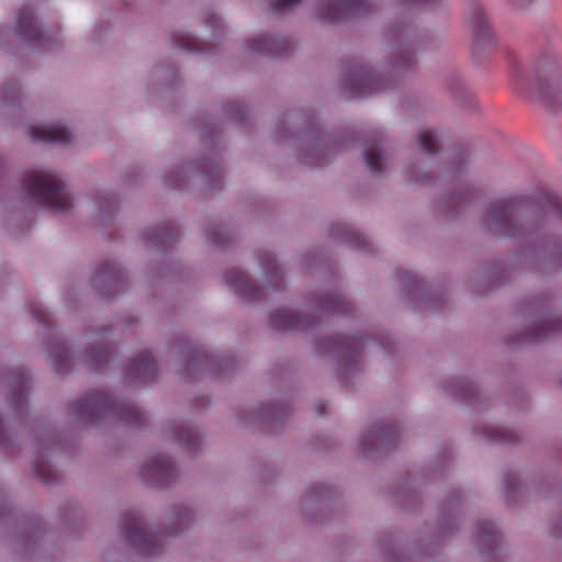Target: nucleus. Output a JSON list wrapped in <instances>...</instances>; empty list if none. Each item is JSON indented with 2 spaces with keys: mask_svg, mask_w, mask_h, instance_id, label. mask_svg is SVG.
<instances>
[{
  "mask_svg": "<svg viewBox=\"0 0 562 562\" xmlns=\"http://www.w3.org/2000/svg\"><path fill=\"white\" fill-rule=\"evenodd\" d=\"M72 409L77 417L87 422L110 414L131 426H139L144 419L142 411L136 405L119 402L111 394L101 391H93L76 400Z\"/></svg>",
  "mask_w": 562,
  "mask_h": 562,
  "instance_id": "nucleus-1",
  "label": "nucleus"
},
{
  "mask_svg": "<svg viewBox=\"0 0 562 562\" xmlns=\"http://www.w3.org/2000/svg\"><path fill=\"white\" fill-rule=\"evenodd\" d=\"M22 190L37 204L58 212L71 207V198L61 178L49 170H32L22 180Z\"/></svg>",
  "mask_w": 562,
  "mask_h": 562,
  "instance_id": "nucleus-2",
  "label": "nucleus"
},
{
  "mask_svg": "<svg viewBox=\"0 0 562 562\" xmlns=\"http://www.w3.org/2000/svg\"><path fill=\"white\" fill-rule=\"evenodd\" d=\"M513 76L517 80L518 89L521 92H527L519 70L516 69ZM528 93L530 98L541 101L550 111H558L562 106V72H550L549 79L546 82L536 80Z\"/></svg>",
  "mask_w": 562,
  "mask_h": 562,
  "instance_id": "nucleus-3",
  "label": "nucleus"
},
{
  "mask_svg": "<svg viewBox=\"0 0 562 562\" xmlns=\"http://www.w3.org/2000/svg\"><path fill=\"white\" fill-rule=\"evenodd\" d=\"M516 204L513 201H497L495 202L488 212L491 217V228L496 234L505 237L520 236L527 232L526 228H521L518 224L516 216Z\"/></svg>",
  "mask_w": 562,
  "mask_h": 562,
  "instance_id": "nucleus-4",
  "label": "nucleus"
},
{
  "mask_svg": "<svg viewBox=\"0 0 562 562\" xmlns=\"http://www.w3.org/2000/svg\"><path fill=\"white\" fill-rule=\"evenodd\" d=\"M122 529L124 536L135 546L139 551L145 554L154 553V543L155 539H153L145 526L143 525L139 515L136 512L126 513L122 519Z\"/></svg>",
  "mask_w": 562,
  "mask_h": 562,
  "instance_id": "nucleus-5",
  "label": "nucleus"
},
{
  "mask_svg": "<svg viewBox=\"0 0 562 562\" xmlns=\"http://www.w3.org/2000/svg\"><path fill=\"white\" fill-rule=\"evenodd\" d=\"M370 0L328 1L321 7V16L327 21H341L358 15L369 9Z\"/></svg>",
  "mask_w": 562,
  "mask_h": 562,
  "instance_id": "nucleus-6",
  "label": "nucleus"
},
{
  "mask_svg": "<svg viewBox=\"0 0 562 562\" xmlns=\"http://www.w3.org/2000/svg\"><path fill=\"white\" fill-rule=\"evenodd\" d=\"M347 88L356 97H367L379 91L384 81L361 67H355L347 76Z\"/></svg>",
  "mask_w": 562,
  "mask_h": 562,
  "instance_id": "nucleus-7",
  "label": "nucleus"
},
{
  "mask_svg": "<svg viewBox=\"0 0 562 562\" xmlns=\"http://www.w3.org/2000/svg\"><path fill=\"white\" fill-rule=\"evenodd\" d=\"M397 438L398 434L395 426L381 425L367 431L363 436L362 443L367 450L382 449L395 442Z\"/></svg>",
  "mask_w": 562,
  "mask_h": 562,
  "instance_id": "nucleus-8",
  "label": "nucleus"
},
{
  "mask_svg": "<svg viewBox=\"0 0 562 562\" xmlns=\"http://www.w3.org/2000/svg\"><path fill=\"white\" fill-rule=\"evenodd\" d=\"M226 283L245 299H259L262 290L243 271L234 269L226 273Z\"/></svg>",
  "mask_w": 562,
  "mask_h": 562,
  "instance_id": "nucleus-9",
  "label": "nucleus"
},
{
  "mask_svg": "<svg viewBox=\"0 0 562 562\" xmlns=\"http://www.w3.org/2000/svg\"><path fill=\"white\" fill-rule=\"evenodd\" d=\"M173 475V464L165 457L153 458L144 469V476L157 485H166Z\"/></svg>",
  "mask_w": 562,
  "mask_h": 562,
  "instance_id": "nucleus-10",
  "label": "nucleus"
},
{
  "mask_svg": "<svg viewBox=\"0 0 562 562\" xmlns=\"http://www.w3.org/2000/svg\"><path fill=\"white\" fill-rule=\"evenodd\" d=\"M29 134L34 140H43L58 144H68L71 140V134L68 128L56 124H46L32 126Z\"/></svg>",
  "mask_w": 562,
  "mask_h": 562,
  "instance_id": "nucleus-11",
  "label": "nucleus"
},
{
  "mask_svg": "<svg viewBox=\"0 0 562 562\" xmlns=\"http://www.w3.org/2000/svg\"><path fill=\"white\" fill-rule=\"evenodd\" d=\"M16 31L25 42L35 43L42 40V30L36 24L31 8H23L16 13Z\"/></svg>",
  "mask_w": 562,
  "mask_h": 562,
  "instance_id": "nucleus-12",
  "label": "nucleus"
},
{
  "mask_svg": "<svg viewBox=\"0 0 562 562\" xmlns=\"http://www.w3.org/2000/svg\"><path fill=\"white\" fill-rule=\"evenodd\" d=\"M127 372L144 382L151 381L157 373V364L150 352L145 351L131 360Z\"/></svg>",
  "mask_w": 562,
  "mask_h": 562,
  "instance_id": "nucleus-13",
  "label": "nucleus"
},
{
  "mask_svg": "<svg viewBox=\"0 0 562 562\" xmlns=\"http://www.w3.org/2000/svg\"><path fill=\"white\" fill-rule=\"evenodd\" d=\"M270 322L272 327L278 330L305 328L310 325L308 317L296 315L289 310L273 312Z\"/></svg>",
  "mask_w": 562,
  "mask_h": 562,
  "instance_id": "nucleus-14",
  "label": "nucleus"
},
{
  "mask_svg": "<svg viewBox=\"0 0 562 562\" xmlns=\"http://www.w3.org/2000/svg\"><path fill=\"white\" fill-rule=\"evenodd\" d=\"M560 330H562V319L550 318L549 321L537 323L528 334V339L532 341H541Z\"/></svg>",
  "mask_w": 562,
  "mask_h": 562,
  "instance_id": "nucleus-15",
  "label": "nucleus"
},
{
  "mask_svg": "<svg viewBox=\"0 0 562 562\" xmlns=\"http://www.w3.org/2000/svg\"><path fill=\"white\" fill-rule=\"evenodd\" d=\"M10 384L12 385V403L14 407L19 408L24 403L29 392V378L24 372L14 373Z\"/></svg>",
  "mask_w": 562,
  "mask_h": 562,
  "instance_id": "nucleus-16",
  "label": "nucleus"
},
{
  "mask_svg": "<svg viewBox=\"0 0 562 562\" xmlns=\"http://www.w3.org/2000/svg\"><path fill=\"white\" fill-rule=\"evenodd\" d=\"M178 235L175 227L171 224H167L154 234L150 238V243L160 249H165L170 243L175 241Z\"/></svg>",
  "mask_w": 562,
  "mask_h": 562,
  "instance_id": "nucleus-17",
  "label": "nucleus"
},
{
  "mask_svg": "<svg viewBox=\"0 0 562 562\" xmlns=\"http://www.w3.org/2000/svg\"><path fill=\"white\" fill-rule=\"evenodd\" d=\"M322 308L331 313L344 314L348 312L349 303L340 294H331L326 297Z\"/></svg>",
  "mask_w": 562,
  "mask_h": 562,
  "instance_id": "nucleus-18",
  "label": "nucleus"
},
{
  "mask_svg": "<svg viewBox=\"0 0 562 562\" xmlns=\"http://www.w3.org/2000/svg\"><path fill=\"white\" fill-rule=\"evenodd\" d=\"M364 159L368 168L373 173L382 172L383 158L376 145H371L366 149Z\"/></svg>",
  "mask_w": 562,
  "mask_h": 562,
  "instance_id": "nucleus-19",
  "label": "nucleus"
},
{
  "mask_svg": "<svg viewBox=\"0 0 562 562\" xmlns=\"http://www.w3.org/2000/svg\"><path fill=\"white\" fill-rule=\"evenodd\" d=\"M278 42L279 41L273 37L258 36L251 40L250 48L254 52L271 54Z\"/></svg>",
  "mask_w": 562,
  "mask_h": 562,
  "instance_id": "nucleus-20",
  "label": "nucleus"
},
{
  "mask_svg": "<svg viewBox=\"0 0 562 562\" xmlns=\"http://www.w3.org/2000/svg\"><path fill=\"white\" fill-rule=\"evenodd\" d=\"M418 143L420 148L428 154H435L439 149L436 135L431 130H424L420 132L418 135Z\"/></svg>",
  "mask_w": 562,
  "mask_h": 562,
  "instance_id": "nucleus-21",
  "label": "nucleus"
},
{
  "mask_svg": "<svg viewBox=\"0 0 562 562\" xmlns=\"http://www.w3.org/2000/svg\"><path fill=\"white\" fill-rule=\"evenodd\" d=\"M546 213L559 215L562 218V201L552 193H546L542 202Z\"/></svg>",
  "mask_w": 562,
  "mask_h": 562,
  "instance_id": "nucleus-22",
  "label": "nucleus"
},
{
  "mask_svg": "<svg viewBox=\"0 0 562 562\" xmlns=\"http://www.w3.org/2000/svg\"><path fill=\"white\" fill-rule=\"evenodd\" d=\"M260 261H261L263 269L266 270V272L268 274L274 277L276 279H278V281H282V276H281L279 265L277 263L276 258L273 257L272 254H270V252L263 254L261 256Z\"/></svg>",
  "mask_w": 562,
  "mask_h": 562,
  "instance_id": "nucleus-23",
  "label": "nucleus"
},
{
  "mask_svg": "<svg viewBox=\"0 0 562 562\" xmlns=\"http://www.w3.org/2000/svg\"><path fill=\"white\" fill-rule=\"evenodd\" d=\"M471 24L481 36L487 31V23L484 16L482 9L477 5L473 9V14L471 18Z\"/></svg>",
  "mask_w": 562,
  "mask_h": 562,
  "instance_id": "nucleus-24",
  "label": "nucleus"
},
{
  "mask_svg": "<svg viewBox=\"0 0 562 562\" xmlns=\"http://www.w3.org/2000/svg\"><path fill=\"white\" fill-rule=\"evenodd\" d=\"M52 357H53V360H54V364H55V369L58 371V372H65L68 370V367H69V357H68V353L66 351H55L52 353Z\"/></svg>",
  "mask_w": 562,
  "mask_h": 562,
  "instance_id": "nucleus-25",
  "label": "nucleus"
},
{
  "mask_svg": "<svg viewBox=\"0 0 562 562\" xmlns=\"http://www.w3.org/2000/svg\"><path fill=\"white\" fill-rule=\"evenodd\" d=\"M177 438L188 447H194L198 442V436L191 428H182L179 430Z\"/></svg>",
  "mask_w": 562,
  "mask_h": 562,
  "instance_id": "nucleus-26",
  "label": "nucleus"
},
{
  "mask_svg": "<svg viewBox=\"0 0 562 562\" xmlns=\"http://www.w3.org/2000/svg\"><path fill=\"white\" fill-rule=\"evenodd\" d=\"M35 474L45 483H50L55 480L53 470L48 465H34Z\"/></svg>",
  "mask_w": 562,
  "mask_h": 562,
  "instance_id": "nucleus-27",
  "label": "nucleus"
},
{
  "mask_svg": "<svg viewBox=\"0 0 562 562\" xmlns=\"http://www.w3.org/2000/svg\"><path fill=\"white\" fill-rule=\"evenodd\" d=\"M301 0H273L271 3L272 11L280 13L286 9L296 5Z\"/></svg>",
  "mask_w": 562,
  "mask_h": 562,
  "instance_id": "nucleus-28",
  "label": "nucleus"
},
{
  "mask_svg": "<svg viewBox=\"0 0 562 562\" xmlns=\"http://www.w3.org/2000/svg\"><path fill=\"white\" fill-rule=\"evenodd\" d=\"M117 272L119 271L113 263L105 262L104 267H102L98 270V277L99 278H109L112 280V279L116 278Z\"/></svg>",
  "mask_w": 562,
  "mask_h": 562,
  "instance_id": "nucleus-29",
  "label": "nucleus"
},
{
  "mask_svg": "<svg viewBox=\"0 0 562 562\" xmlns=\"http://www.w3.org/2000/svg\"><path fill=\"white\" fill-rule=\"evenodd\" d=\"M477 533L480 538H491L494 541L497 538L496 532L493 529V525L491 522H484L479 527Z\"/></svg>",
  "mask_w": 562,
  "mask_h": 562,
  "instance_id": "nucleus-30",
  "label": "nucleus"
},
{
  "mask_svg": "<svg viewBox=\"0 0 562 562\" xmlns=\"http://www.w3.org/2000/svg\"><path fill=\"white\" fill-rule=\"evenodd\" d=\"M19 93V88L14 85H3L1 88V95L5 102H9Z\"/></svg>",
  "mask_w": 562,
  "mask_h": 562,
  "instance_id": "nucleus-31",
  "label": "nucleus"
},
{
  "mask_svg": "<svg viewBox=\"0 0 562 562\" xmlns=\"http://www.w3.org/2000/svg\"><path fill=\"white\" fill-rule=\"evenodd\" d=\"M406 2L413 5L428 8L436 4L438 0H406Z\"/></svg>",
  "mask_w": 562,
  "mask_h": 562,
  "instance_id": "nucleus-32",
  "label": "nucleus"
},
{
  "mask_svg": "<svg viewBox=\"0 0 562 562\" xmlns=\"http://www.w3.org/2000/svg\"><path fill=\"white\" fill-rule=\"evenodd\" d=\"M109 355L110 352L106 348H100L94 355V358L98 362H103L108 360Z\"/></svg>",
  "mask_w": 562,
  "mask_h": 562,
  "instance_id": "nucleus-33",
  "label": "nucleus"
},
{
  "mask_svg": "<svg viewBox=\"0 0 562 562\" xmlns=\"http://www.w3.org/2000/svg\"><path fill=\"white\" fill-rule=\"evenodd\" d=\"M495 440H505V438H504L501 434H498V435L495 437Z\"/></svg>",
  "mask_w": 562,
  "mask_h": 562,
  "instance_id": "nucleus-34",
  "label": "nucleus"
},
{
  "mask_svg": "<svg viewBox=\"0 0 562 562\" xmlns=\"http://www.w3.org/2000/svg\"><path fill=\"white\" fill-rule=\"evenodd\" d=\"M350 353H351V355H358V352H357L355 349H351V350H350Z\"/></svg>",
  "mask_w": 562,
  "mask_h": 562,
  "instance_id": "nucleus-35",
  "label": "nucleus"
},
{
  "mask_svg": "<svg viewBox=\"0 0 562 562\" xmlns=\"http://www.w3.org/2000/svg\"><path fill=\"white\" fill-rule=\"evenodd\" d=\"M212 243L218 244V240H216L215 238H212Z\"/></svg>",
  "mask_w": 562,
  "mask_h": 562,
  "instance_id": "nucleus-36",
  "label": "nucleus"
}]
</instances>
